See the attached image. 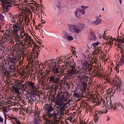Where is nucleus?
Instances as JSON below:
<instances>
[{"instance_id":"f257e3e1","label":"nucleus","mask_w":124,"mask_h":124,"mask_svg":"<svg viewBox=\"0 0 124 124\" xmlns=\"http://www.w3.org/2000/svg\"><path fill=\"white\" fill-rule=\"evenodd\" d=\"M18 61L16 59V58H10L9 60V64L10 63H13L10 65L9 68H5V71L3 70V74L4 75H6L7 78H9L10 77V75L11 74H13L14 72H15V69H16V63H17Z\"/></svg>"},{"instance_id":"f03ea898","label":"nucleus","mask_w":124,"mask_h":124,"mask_svg":"<svg viewBox=\"0 0 124 124\" xmlns=\"http://www.w3.org/2000/svg\"><path fill=\"white\" fill-rule=\"evenodd\" d=\"M75 65H73V63L70 61V59H68V62L65 64V67H68V68H71L68 69L67 71V77H71L74 75H77L79 73V71L76 69V63L74 62Z\"/></svg>"},{"instance_id":"7ed1b4c3","label":"nucleus","mask_w":124,"mask_h":124,"mask_svg":"<svg viewBox=\"0 0 124 124\" xmlns=\"http://www.w3.org/2000/svg\"><path fill=\"white\" fill-rule=\"evenodd\" d=\"M46 110L47 111V115L49 118H52L54 120H58V113H56L55 108L51 105H46Z\"/></svg>"},{"instance_id":"20e7f679","label":"nucleus","mask_w":124,"mask_h":124,"mask_svg":"<svg viewBox=\"0 0 124 124\" xmlns=\"http://www.w3.org/2000/svg\"><path fill=\"white\" fill-rule=\"evenodd\" d=\"M85 25L83 23H78L77 25H69V29L72 32H76V33H79L81 32L84 29H85Z\"/></svg>"},{"instance_id":"39448f33","label":"nucleus","mask_w":124,"mask_h":124,"mask_svg":"<svg viewBox=\"0 0 124 124\" xmlns=\"http://www.w3.org/2000/svg\"><path fill=\"white\" fill-rule=\"evenodd\" d=\"M79 78L81 81H83L81 83L82 85L84 87H87V82L89 81V77L86 76L84 73V68H81V72L79 74Z\"/></svg>"},{"instance_id":"423d86ee","label":"nucleus","mask_w":124,"mask_h":124,"mask_svg":"<svg viewBox=\"0 0 124 124\" xmlns=\"http://www.w3.org/2000/svg\"><path fill=\"white\" fill-rule=\"evenodd\" d=\"M15 3V1H11L10 0H6L2 2L3 9L5 10L6 12H8L9 10V7Z\"/></svg>"},{"instance_id":"0eeeda50","label":"nucleus","mask_w":124,"mask_h":124,"mask_svg":"<svg viewBox=\"0 0 124 124\" xmlns=\"http://www.w3.org/2000/svg\"><path fill=\"white\" fill-rule=\"evenodd\" d=\"M26 98L28 99V102L31 104L34 103V102L36 101V99H38L34 94L31 93H26Z\"/></svg>"},{"instance_id":"6e6552de","label":"nucleus","mask_w":124,"mask_h":124,"mask_svg":"<svg viewBox=\"0 0 124 124\" xmlns=\"http://www.w3.org/2000/svg\"><path fill=\"white\" fill-rule=\"evenodd\" d=\"M65 96H69V93L60 91L58 93V95H57L56 99L63 102Z\"/></svg>"},{"instance_id":"1a4fd4ad","label":"nucleus","mask_w":124,"mask_h":124,"mask_svg":"<svg viewBox=\"0 0 124 124\" xmlns=\"http://www.w3.org/2000/svg\"><path fill=\"white\" fill-rule=\"evenodd\" d=\"M122 43H124V39L123 38L122 39L117 38V41H116L115 45H117L118 47L119 48L120 50H122V49H124V46Z\"/></svg>"},{"instance_id":"9d476101","label":"nucleus","mask_w":124,"mask_h":124,"mask_svg":"<svg viewBox=\"0 0 124 124\" xmlns=\"http://www.w3.org/2000/svg\"><path fill=\"white\" fill-rule=\"evenodd\" d=\"M13 28L14 29V34H16L17 38H19V37H20V35H19L18 32L21 29L19 28L18 26H17V25L15 24H13Z\"/></svg>"},{"instance_id":"9b49d317","label":"nucleus","mask_w":124,"mask_h":124,"mask_svg":"<svg viewBox=\"0 0 124 124\" xmlns=\"http://www.w3.org/2000/svg\"><path fill=\"white\" fill-rule=\"evenodd\" d=\"M50 82L51 83H54V84H60V78L55 77L54 76H51L49 78Z\"/></svg>"},{"instance_id":"f8f14e48","label":"nucleus","mask_w":124,"mask_h":124,"mask_svg":"<svg viewBox=\"0 0 124 124\" xmlns=\"http://www.w3.org/2000/svg\"><path fill=\"white\" fill-rule=\"evenodd\" d=\"M85 10H81L80 9H77L76 12V16L78 17V18L81 17V15L82 14L84 15L85 14Z\"/></svg>"},{"instance_id":"ddd939ff","label":"nucleus","mask_w":124,"mask_h":124,"mask_svg":"<svg viewBox=\"0 0 124 124\" xmlns=\"http://www.w3.org/2000/svg\"><path fill=\"white\" fill-rule=\"evenodd\" d=\"M55 106L57 109H60L61 107H62L64 105L63 104V102L62 101H60V100L55 99Z\"/></svg>"},{"instance_id":"4468645a","label":"nucleus","mask_w":124,"mask_h":124,"mask_svg":"<svg viewBox=\"0 0 124 124\" xmlns=\"http://www.w3.org/2000/svg\"><path fill=\"white\" fill-rule=\"evenodd\" d=\"M92 69H93V66H92V65H90V64L88 63L86 64V65L85 66V69L84 70V71L85 72H88V71H89V72H90L91 71H92Z\"/></svg>"},{"instance_id":"2eb2a0df","label":"nucleus","mask_w":124,"mask_h":124,"mask_svg":"<svg viewBox=\"0 0 124 124\" xmlns=\"http://www.w3.org/2000/svg\"><path fill=\"white\" fill-rule=\"evenodd\" d=\"M20 37L21 39L24 38L25 39H26L27 40H30V41L31 40V36H30L28 33H24V34L21 35Z\"/></svg>"},{"instance_id":"dca6fc26","label":"nucleus","mask_w":124,"mask_h":124,"mask_svg":"<svg viewBox=\"0 0 124 124\" xmlns=\"http://www.w3.org/2000/svg\"><path fill=\"white\" fill-rule=\"evenodd\" d=\"M58 85H59V84L53 83L51 85V89L52 91H54V93L57 92V90L59 88V86H58Z\"/></svg>"},{"instance_id":"f3484780","label":"nucleus","mask_w":124,"mask_h":124,"mask_svg":"<svg viewBox=\"0 0 124 124\" xmlns=\"http://www.w3.org/2000/svg\"><path fill=\"white\" fill-rule=\"evenodd\" d=\"M53 67H54L53 68H52L53 72H54L55 73H57V74L59 73V69L57 68V63L56 62H53Z\"/></svg>"},{"instance_id":"a211bd4d","label":"nucleus","mask_w":124,"mask_h":124,"mask_svg":"<svg viewBox=\"0 0 124 124\" xmlns=\"http://www.w3.org/2000/svg\"><path fill=\"white\" fill-rule=\"evenodd\" d=\"M93 23L94 24V25H99L100 24H101V18L97 17L96 20L93 21Z\"/></svg>"},{"instance_id":"6ab92c4d","label":"nucleus","mask_w":124,"mask_h":124,"mask_svg":"<svg viewBox=\"0 0 124 124\" xmlns=\"http://www.w3.org/2000/svg\"><path fill=\"white\" fill-rule=\"evenodd\" d=\"M121 88L122 87H121L119 85H117L116 86V88H115V89L114 90V93H120V92H121Z\"/></svg>"},{"instance_id":"aec40b11","label":"nucleus","mask_w":124,"mask_h":124,"mask_svg":"<svg viewBox=\"0 0 124 124\" xmlns=\"http://www.w3.org/2000/svg\"><path fill=\"white\" fill-rule=\"evenodd\" d=\"M34 124H40V118L39 117L34 119Z\"/></svg>"},{"instance_id":"412c9836","label":"nucleus","mask_w":124,"mask_h":124,"mask_svg":"<svg viewBox=\"0 0 124 124\" xmlns=\"http://www.w3.org/2000/svg\"><path fill=\"white\" fill-rule=\"evenodd\" d=\"M66 39H67V40H69V41H71L72 40H73V37L70 36L69 35L66 34Z\"/></svg>"},{"instance_id":"4be33fe9","label":"nucleus","mask_w":124,"mask_h":124,"mask_svg":"<svg viewBox=\"0 0 124 124\" xmlns=\"http://www.w3.org/2000/svg\"><path fill=\"white\" fill-rule=\"evenodd\" d=\"M74 95H75V96L78 98H79V97H81V96H83V94L80 93H77L76 92H75Z\"/></svg>"},{"instance_id":"5701e85b","label":"nucleus","mask_w":124,"mask_h":124,"mask_svg":"<svg viewBox=\"0 0 124 124\" xmlns=\"http://www.w3.org/2000/svg\"><path fill=\"white\" fill-rule=\"evenodd\" d=\"M64 107H65V105H64L62 107H61L60 108H59V111L61 112V113H63L65 110V108H64Z\"/></svg>"},{"instance_id":"b1692460","label":"nucleus","mask_w":124,"mask_h":124,"mask_svg":"<svg viewBox=\"0 0 124 124\" xmlns=\"http://www.w3.org/2000/svg\"><path fill=\"white\" fill-rule=\"evenodd\" d=\"M9 107H10V106L4 107L3 108L4 112H8V111H9V110H10V108H9Z\"/></svg>"},{"instance_id":"393cba45","label":"nucleus","mask_w":124,"mask_h":124,"mask_svg":"<svg viewBox=\"0 0 124 124\" xmlns=\"http://www.w3.org/2000/svg\"><path fill=\"white\" fill-rule=\"evenodd\" d=\"M110 38L111 40H110L108 42V44H109V45H112V44H113L114 42H113V41H114V40H117V39H116V38H114L113 39V37H110Z\"/></svg>"},{"instance_id":"a878e982","label":"nucleus","mask_w":124,"mask_h":124,"mask_svg":"<svg viewBox=\"0 0 124 124\" xmlns=\"http://www.w3.org/2000/svg\"><path fill=\"white\" fill-rule=\"evenodd\" d=\"M19 23H16V24H17V27H18L19 29H20L21 30H23V27H22V22H21V20H19Z\"/></svg>"},{"instance_id":"bb28decb","label":"nucleus","mask_w":124,"mask_h":124,"mask_svg":"<svg viewBox=\"0 0 124 124\" xmlns=\"http://www.w3.org/2000/svg\"><path fill=\"white\" fill-rule=\"evenodd\" d=\"M99 116L100 115L98 114V112L95 115V122H98V120L99 119Z\"/></svg>"},{"instance_id":"cd10ccee","label":"nucleus","mask_w":124,"mask_h":124,"mask_svg":"<svg viewBox=\"0 0 124 124\" xmlns=\"http://www.w3.org/2000/svg\"><path fill=\"white\" fill-rule=\"evenodd\" d=\"M69 97H70V93H69V96H65L64 99L63 100V102H64V101H65V102L67 101V100H68V98H69Z\"/></svg>"},{"instance_id":"c85d7f7f","label":"nucleus","mask_w":124,"mask_h":124,"mask_svg":"<svg viewBox=\"0 0 124 124\" xmlns=\"http://www.w3.org/2000/svg\"><path fill=\"white\" fill-rule=\"evenodd\" d=\"M19 46H21V49H22V51L25 50V45H24V44H23V42H21V43H20Z\"/></svg>"},{"instance_id":"c756f323","label":"nucleus","mask_w":124,"mask_h":124,"mask_svg":"<svg viewBox=\"0 0 124 124\" xmlns=\"http://www.w3.org/2000/svg\"><path fill=\"white\" fill-rule=\"evenodd\" d=\"M33 94H34L35 95H36V97H38V98H39V97H40V95L39 94V93H38V92H33L32 93Z\"/></svg>"},{"instance_id":"7c9ffc66","label":"nucleus","mask_w":124,"mask_h":124,"mask_svg":"<svg viewBox=\"0 0 124 124\" xmlns=\"http://www.w3.org/2000/svg\"><path fill=\"white\" fill-rule=\"evenodd\" d=\"M42 77L44 80H45V79L47 78V73H44L42 75Z\"/></svg>"},{"instance_id":"2f4dec72","label":"nucleus","mask_w":124,"mask_h":124,"mask_svg":"<svg viewBox=\"0 0 124 124\" xmlns=\"http://www.w3.org/2000/svg\"><path fill=\"white\" fill-rule=\"evenodd\" d=\"M34 85H35V83H33V82H29V88H32L33 86H34Z\"/></svg>"},{"instance_id":"473e14b6","label":"nucleus","mask_w":124,"mask_h":124,"mask_svg":"<svg viewBox=\"0 0 124 124\" xmlns=\"http://www.w3.org/2000/svg\"><path fill=\"white\" fill-rule=\"evenodd\" d=\"M118 105V103H115L114 105L112 106V109L113 110H116L117 109V106Z\"/></svg>"},{"instance_id":"72a5a7b5","label":"nucleus","mask_w":124,"mask_h":124,"mask_svg":"<svg viewBox=\"0 0 124 124\" xmlns=\"http://www.w3.org/2000/svg\"><path fill=\"white\" fill-rule=\"evenodd\" d=\"M98 44H99V42L94 43L93 44V49H95V48H97L96 46H98Z\"/></svg>"},{"instance_id":"f704fd0d","label":"nucleus","mask_w":124,"mask_h":124,"mask_svg":"<svg viewBox=\"0 0 124 124\" xmlns=\"http://www.w3.org/2000/svg\"><path fill=\"white\" fill-rule=\"evenodd\" d=\"M19 33H20V34H19V36H21H21L23 35L22 34L23 33H24V31H25L22 29H19Z\"/></svg>"},{"instance_id":"c9c22d12","label":"nucleus","mask_w":124,"mask_h":124,"mask_svg":"<svg viewBox=\"0 0 124 124\" xmlns=\"http://www.w3.org/2000/svg\"><path fill=\"white\" fill-rule=\"evenodd\" d=\"M14 90L16 93H20L19 92V89H18V87H14Z\"/></svg>"},{"instance_id":"e433bc0d","label":"nucleus","mask_w":124,"mask_h":124,"mask_svg":"<svg viewBox=\"0 0 124 124\" xmlns=\"http://www.w3.org/2000/svg\"><path fill=\"white\" fill-rule=\"evenodd\" d=\"M18 49L19 50L20 52L23 51L22 50V47L20 46V43H18Z\"/></svg>"},{"instance_id":"4c0bfd02","label":"nucleus","mask_w":124,"mask_h":124,"mask_svg":"<svg viewBox=\"0 0 124 124\" xmlns=\"http://www.w3.org/2000/svg\"><path fill=\"white\" fill-rule=\"evenodd\" d=\"M29 82H26L24 86L25 87V88H29Z\"/></svg>"},{"instance_id":"58836bf2","label":"nucleus","mask_w":124,"mask_h":124,"mask_svg":"<svg viewBox=\"0 0 124 124\" xmlns=\"http://www.w3.org/2000/svg\"><path fill=\"white\" fill-rule=\"evenodd\" d=\"M98 50V47L95 48V49H94V52H93V55L96 54V53H97Z\"/></svg>"},{"instance_id":"ea45409f","label":"nucleus","mask_w":124,"mask_h":124,"mask_svg":"<svg viewBox=\"0 0 124 124\" xmlns=\"http://www.w3.org/2000/svg\"><path fill=\"white\" fill-rule=\"evenodd\" d=\"M112 91H113V89H112V88H109L108 90L107 93H111Z\"/></svg>"},{"instance_id":"a19ab883","label":"nucleus","mask_w":124,"mask_h":124,"mask_svg":"<svg viewBox=\"0 0 124 124\" xmlns=\"http://www.w3.org/2000/svg\"><path fill=\"white\" fill-rule=\"evenodd\" d=\"M11 22H13V23H16V20H15V17L11 18Z\"/></svg>"},{"instance_id":"79ce46f5","label":"nucleus","mask_w":124,"mask_h":124,"mask_svg":"<svg viewBox=\"0 0 124 124\" xmlns=\"http://www.w3.org/2000/svg\"><path fill=\"white\" fill-rule=\"evenodd\" d=\"M101 53H102V50H100L98 48V51L96 52V54L98 55V54H100Z\"/></svg>"},{"instance_id":"37998d69","label":"nucleus","mask_w":124,"mask_h":124,"mask_svg":"<svg viewBox=\"0 0 124 124\" xmlns=\"http://www.w3.org/2000/svg\"><path fill=\"white\" fill-rule=\"evenodd\" d=\"M104 113H107V109L105 108L103 109V111L102 112V113L104 114Z\"/></svg>"},{"instance_id":"c03bdc74","label":"nucleus","mask_w":124,"mask_h":124,"mask_svg":"<svg viewBox=\"0 0 124 124\" xmlns=\"http://www.w3.org/2000/svg\"><path fill=\"white\" fill-rule=\"evenodd\" d=\"M36 46L38 47V50L40 48V47L38 46H35V47L33 48V51H36Z\"/></svg>"},{"instance_id":"a18cd8bd","label":"nucleus","mask_w":124,"mask_h":124,"mask_svg":"<svg viewBox=\"0 0 124 124\" xmlns=\"http://www.w3.org/2000/svg\"><path fill=\"white\" fill-rule=\"evenodd\" d=\"M5 39H3L2 40V44H0V46H2V44H3L4 43H5Z\"/></svg>"},{"instance_id":"49530a36","label":"nucleus","mask_w":124,"mask_h":124,"mask_svg":"<svg viewBox=\"0 0 124 124\" xmlns=\"http://www.w3.org/2000/svg\"><path fill=\"white\" fill-rule=\"evenodd\" d=\"M120 62L121 63H122V64H124V58L122 60H120Z\"/></svg>"},{"instance_id":"de8ad7c7","label":"nucleus","mask_w":124,"mask_h":124,"mask_svg":"<svg viewBox=\"0 0 124 124\" xmlns=\"http://www.w3.org/2000/svg\"><path fill=\"white\" fill-rule=\"evenodd\" d=\"M0 19L1 20H3V19H4V16L1 15H0Z\"/></svg>"},{"instance_id":"09e8293b","label":"nucleus","mask_w":124,"mask_h":124,"mask_svg":"<svg viewBox=\"0 0 124 124\" xmlns=\"http://www.w3.org/2000/svg\"><path fill=\"white\" fill-rule=\"evenodd\" d=\"M31 89H32V90H36V86L33 85L32 87H31Z\"/></svg>"},{"instance_id":"8fccbe9b","label":"nucleus","mask_w":124,"mask_h":124,"mask_svg":"<svg viewBox=\"0 0 124 124\" xmlns=\"http://www.w3.org/2000/svg\"><path fill=\"white\" fill-rule=\"evenodd\" d=\"M21 56L20 55H18V57H17V61H19V62H20V60H21Z\"/></svg>"},{"instance_id":"3c124183","label":"nucleus","mask_w":124,"mask_h":124,"mask_svg":"<svg viewBox=\"0 0 124 124\" xmlns=\"http://www.w3.org/2000/svg\"><path fill=\"white\" fill-rule=\"evenodd\" d=\"M0 123H3V118L1 117H0Z\"/></svg>"},{"instance_id":"603ef678","label":"nucleus","mask_w":124,"mask_h":124,"mask_svg":"<svg viewBox=\"0 0 124 124\" xmlns=\"http://www.w3.org/2000/svg\"><path fill=\"white\" fill-rule=\"evenodd\" d=\"M36 56L35 58H37V57H38L39 55V53L37 52V51H36Z\"/></svg>"},{"instance_id":"864d4df0","label":"nucleus","mask_w":124,"mask_h":124,"mask_svg":"<svg viewBox=\"0 0 124 124\" xmlns=\"http://www.w3.org/2000/svg\"><path fill=\"white\" fill-rule=\"evenodd\" d=\"M21 89H25L26 87H25V84L23 85H20Z\"/></svg>"},{"instance_id":"5fc2aeb1","label":"nucleus","mask_w":124,"mask_h":124,"mask_svg":"<svg viewBox=\"0 0 124 124\" xmlns=\"http://www.w3.org/2000/svg\"><path fill=\"white\" fill-rule=\"evenodd\" d=\"M45 23H46V21H45V20L42 19L41 20V23L42 24H45Z\"/></svg>"},{"instance_id":"6e6d98bb","label":"nucleus","mask_w":124,"mask_h":124,"mask_svg":"<svg viewBox=\"0 0 124 124\" xmlns=\"http://www.w3.org/2000/svg\"><path fill=\"white\" fill-rule=\"evenodd\" d=\"M113 104L112 103V102L110 103V109H112V108H113Z\"/></svg>"},{"instance_id":"4d7b16f0","label":"nucleus","mask_w":124,"mask_h":124,"mask_svg":"<svg viewBox=\"0 0 124 124\" xmlns=\"http://www.w3.org/2000/svg\"><path fill=\"white\" fill-rule=\"evenodd\" d=\"M3 115L4 116L5 118H7V115H6V113L5 112V111L3 112Z\"/></svg>"},{"instance_id":"13d9d810","label":"nucleus","mask_w":124,"mask_h":124,"mask_svg":"<svg viewBox=\"0 0 124 124\" xmlns=\"http://www.w3.org/2000/svg\"><path fill=\"white\" fill-rule=\"evenodd\" d=\"M118 105L119 106V107H123V105H122L121 103H118Z\"/></svg>"},{"instance_id":"bf43d9fd","label":"nucleus","mask_w":124,"mask_h":124,"mask_svg":"<svg viewBox=\"0 0 124 124\" xmlns=\"http://www.w3.org/2000/svg\"><path fill=\"white\" fill-rule=\"evenodd\" d=\"M10 18H12V19L13 18H15V17H14V16L12 14L10 15Z\"/></svg>"},{"instance_id":"052dcab7","label":"nucleus","mask_w":124,"mask_h":124,"mask_svg":"<svg viewBox=\"0 0 124 124\" xmlns=\"http://www.w3.org/2000/svg\"><path fill=\"white\" fill-rule=\"evenodd\" d=\"M14 110H15V111H16V112H17L18 111V108H13V111H14Z\"/></svg>"},{"instance_id":"680f3d73","label":"nucleus","mask_w":124,"mask_h":124,"mask_svg":"<svg viewBox=\"0 0 124 124\" xmlns=\"http://www.w3.org/2000/svg\"><path fill=\"white\" fill-rule=\"evenodd\" d=\"M81 8H83V10H85V9L87 8L86 7H85V6H81Z\"/></svg>"},{"instance_id":"e2e57ef3","label":"nucleus","mask_w":124,"mask_h":124,"mask_svg":"<svg viewBox=\"0 0 124 124\" xmlns=\"http://www.w3.org/2000/svg\"><path fill=\"white\" fill-rule=\"evenodd\" d=\"M13 119L15 120L16 123L19 121V120H18V119L17 118H14Z\"/></svg>"},{"instance_id":"0e129e2a","label":"nucleus","mask_w":124,"mask_h":124,"mask_svg":"<svg viewBox=\"0 0 124 124\" xmlns=\"http://www.w3.org/2000/svg\"><path fill=\"white\" fill-rule=\"evenodd\" d=\"M121 53L122 54H123V53H124V48H122V49H121Z\"/></svg>"},{"instance_id":"69168bd1","label":"nucleus","mask_w":124,"mask_h":124,"mask_svg":"<svg viewBox=\"0 0 124 124\" xmlns=\"http://www.w3.org/2000/svg\"><path fill=\"white\" fill-rule=\"evenodd\" d=\"M16 123L17 124H21V122H20V121H17L16 122Z\"/></svg>"},{"instance_id":"338daca9","label":"nucleus","mask_w":124,"mask_h":124,"mask_svg":"<svg viewBox=\"0 0 124 124\" xmlns=\"http://www.w3.org/2000/svg\"><path fill=\"white\" fill-rule=\"evenodd\" d=\"M6 120H7V118H5V120H4V124H6Z\"/></svg>"},{"instance_id":"774afa93","label":"nucleus","mask_w":124,"mask_h":124,"mask_svg":"<svg viewBox=\"0 0 124 124\" xmlns=\"http://www.w3.org/2000/svg\"><path fill=\"white\" fill-rule=\"evenodd\" d=\"M107 107H108V109H112V108H111V107H109V105H108L107 106Z\"/></svg>"}]
</instances>
